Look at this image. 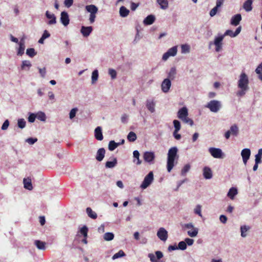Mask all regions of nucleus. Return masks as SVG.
I'll return each mask as SVG.
<instances>
[{
	"instance_id": "nucleus-1",
	"label": "nucleus",
	"mask_w": 262,
	"mask_h": 262,
	"mask_svg": "<svg viewBox=\"0 0 262 262\" xmlns=\"http://www.w3.org/2000/svg\"><path fill=\"white\" fill-rule=\"evenodd\" d=\"M249 80L248 75L245 72H242L239 75L237 81V86L240 89L236 93V95L238 97H243L246 94L249 89Z\"/></svg>"
},
{
	"instance_id": "nucleus-2",
	"label": "nucleus",
	"mask_w": 262,
	"mask_h": 262,
	"mask_svg": "<svg viewBox=\"0 0 262 262\" xmlns=\"http://www.w3.org/2000/svg\"><path fill=\"white\" fill-rule=\"evenodd\" d=\"M178 149L177 147H172L170 148L167 154V170L168 172H170L174 166V161H176V163L179 159V155H178Z\"/></svg>"
},
{
	"instance_id": "nucleus-3",
	"label": "nucleus",
	"mask_w": 262,
	"mask_h": 262,
	"mask_svg": "<svg viewBox=\"0 0 262 262\" xmlns=\"http://www.w3.org/2000/svg\"><path fill=\"white\" fill-rule=\"evenodd\" d=\"M85 10L90 13L89 20L91 24L94 23L96 17V13L98 12L97 7L94 5H87L85 7Z\"/></svg>"
},
{
	"instance_id": "nucleus-4",
	"label": "nucleus",
	"mask_w": 262,
	"mask_h": 262,
	"mask_svg": "<svg viewBox=\"0 0 262 262\" xmlns=\"http://www.w3.org/2000/svg\"><path fill=\"white\" fill-rule=\"evenodd\" d=\"M221 106V102L216 100H211L206 105V107L208 108L211 112L213 113L219 112Z\"/></svg>"
},
{
	"instance_id": "nucleus-5",
	"label": "nucleus",
	"mask_w": 262,
	"mask_h": 262,
	"mask_svg": "<svg viewBox=\"0 0 262 262\" xmlns=\"http://www.w3.org/2000/svg\"><path fill=\"white\" fill-rule=\"evenodd\" d=\"M154 180V174L152 171H150L145 177L141 185V188L142 189L146 188Z\"/></svg>"
},
{
	"instance_id": "nucleus-6",
	"label": "nucleus",
	"mask_w": 262,
	"mask_h": 262,
	"mask_svg": "<svg viewBox=\"0 0 262 262\" xmlns=\"http://www.w3.org/2000/svg\"><path fill=\"white\" fill-rule=\"evenodd\" d=\"M209 151L211 155L215 158H223L224 157V154L220 148L210 147L209 149Z\"/></svg>"
},
{
	"instance_id": "nucleus-7",
	"label": "nucleus",
	"mask_w": 262,
	"mask_h": 262,
	"mask_svg": "<svg viewBox=\"0 0 262 262\" xmlns=\"http://www.w3.org/2000/svg\"><path fill=\"white\" fill-rule=\"evenodd\" d=\"M177 47H173L165 53L162 57V59L164 60H166L170 56H174L177 54Z\"/></svg>"
},
{
	"instance_id": "nucleus-8",
	"label": "nucleus",
	"mask_w": 262,
	"mask_h": 262,
	"mask_svg": "<svg viewBox=\"0 0 262 262\" xmlns=\"http://www.w3.org/2000/svg\"><path fill=\"white\" fill-rule=\"evenodd\" d=\"M158 237L163 241L167 240L168 237L167 231L164 228H160L157 232Z\"/></svg>"
},
{
	"instance_id": "nucleus-9",
	"label": "nucleus",
	"mask_w": 262,
	"mask_h": 262,
	"mask_svg": "<svg viewBox=\"0 0 262 262\" xmlns=\"http://www.w3.org/2000/svg\"><path fill=\"white\" fill-rule=\"evenodd\" d=\"M171 81L169 78L165 79L162 84H161V89L163 92L167 93L170 89L171 86Z\"/></svg>"
},
{
	"instance_id": "nucleus-10",
	"label": "nucleus",
	"mask_w": 262,
	"mask_h": 262,
	"mask_svg": "<svg viewBox=\"0 0 262 262\" xmlns=\"http://www.w3.org/2000/svg\"><path fill=\"white\" fill-rule=\"evenodd\" d=\"M250 155L251 151L249 148H245L242 150L241 155L245 165H246L247 162L250 158Z\"/></svg>"
},
{
	"instance_id": "nucleus-11",
	"label": "nucleus",
	"mask_w": 262,
	"mask_h": 262,
	"mask_svg": "<svg viewBox=\"0 0 262 262\" xmlns=\"http://www.w3.org/2000/svg\"><path fill=\"white\" fill-rule=\"evenodd\" d=\"M224 39V36H220L216 37L214 39V44L215 46V51L219 52L222 49V41Z\"/></svg>"
},
{
	"instance_id": "nucleus-12",
	"label": "nucleus",
	"mask_w": 262,
	"mask_h": 262,
	"mask_svg": "<svg viewBox=\"0 0 262 262\" xmlns=\"http://www.w3.org/2000/svg\"><path fill=\"white\" fill-rule=\"evenodd\" d=\"M143 158L145 161L150 163L155 158V154L151 151H146L144 153Z\"/></svg>"
},
{
	"instance_id": "nucleus-13",
	"label": "nucleus",
	"mask_w": 262,
	"mask_h": 262,
	"mask_svg": "<svg viewBox=\"0 0 262 262\" xmlns=\"http://www.w3.org/2000/svg\"><path fill=\"white\" fill-rule=\"evenodd\" d=\"M60 21L64 26L69 25L70 19L67 12L63 11L61 13Z\"/></svg>"
},
{
	"instance_id": "nucleus-14",
	"label": "nucleus",
	"mask_w": 262,
	"mask_h": 262,
	"mask_svg": "<svg viewBox=\"0 0 262 262\" xmlns=\"http://www.w3.org/2000/svg\"><path fill=\"white\" fill-rule=\"evenodd\" d=\"M188 110L186 107L181 108L178 112V117L181 120L188 116Z\"/></svg>"
},
{
	"instance_id": "nucleus-15",
	"label": "nucleus",
	"mask_w": 262,
	"mask_h": 262,
	"mask_svg": "<svg viewBox=\"0 0 262 262\" xmlns=\"http://www.w3.org/2000/svg\"><path fill=\"white\" fill-rule=\"evenodd\" d=\"M93 31V28L91 26L84 27L82 26L81 28L80 32L84 37H88L90 35Z\"/></svg>"
},
{
	"instance_id": "nucleus-16",
	"label": "nucleus",
	"mask_w": 262,
	"mask_h": 262,
	"mask_svg": "<svg viewBox=\"0 0 262 262\" xmlns=\"http://www.w3.org/2000/svg\"><path fill=\"white\" fill-rule=\"evenodd\" d=\"M242 20V16L240 14H237L233 16L231 19L230 24L234 26H237Z\"/></svg>"
},
{
	"instance_id": "nucleus-17",
	"label": "nucleus",
	"mask_w": 262,
	"mask_h": 262,
	"mask_svg": "<svg viewBox=\"0 0 262 262\" xmlns=\"http://www.w3.org/2000/svg\"><path fill=\"white\" fill-rule=\"evenodd\" d=\"M156 20L155 15L150 14L148 15L143 20V24L145 25H150L152 24Z\"/></svg>"
},
{
	"instance_id": "nucleus-18",
	"label": "nucleus",
	"mask_w": 262,
	"mask_h": 262,
	"mask_svg": "<svg viewBox=\"0 0 262 262\" xmlns=\"http://www.w3.org/2000/svg\"><path fill=\"white\" fill-rule=\"evenodd\" d=\"M95 137L99 140L101 141L103 139V136L102 133V129L100 126L97 127L95 129Z\"/></svg>"
},
{
	"instance_id": "nucleus-19",
	"label": "nucleus",
	"mask_w": 262,
	"mask_h": 262,
	"mask_svg": "<svg viewBox=\"0 0 262 262\" xmlns=\"http://www.w3.org/2000/svg\"><path fill=\"white\" fill-rule=\"evenodd\" d=\"M46 16L48 19H50L48 22L49 25H53L56 23V18L54 14L50 13L49 11H47Z\"/></svg>"
},
{
	"instance_id": "nucleus-20",
	"label": "nucleus",
	"mask_w": 262,
	"mask_h": 262,
	"mask_svg": "<svg viewBox=\"0 0 262 262\" xmlns=\"http://www.w3.org/2000/svg\"><path fill=\"white\" fill-rule=\"evenodd\" d=\"M203 176L206 179H210L212 177V172L209 167H205L204 168Z\"/></svg>"
},
{
	"instance_id": "nucleus-21",
	"label": "nucleus",
	"mask_w": 262,
	"mask_h": 262,
	"mask_svg": "<svg viewBox=\"0 0 262 262\" xmlns=\"http://www.w3.org/2000/svg\"><path fill=\"white\" fill-rule=\"evenodd\" d=\"M105 150L103 148L99 149L97 152L96 159L98 161H101L104 157Z\"/></svg>"
},
{
	"instance_id": "nucleus-22",
	"label": "nucleus",
	"mask_w": 262,
	"mask_h": 262,
	"mask_svg": "<svg viewBox=\"0 0 262 262\" xmlns=\"http://www.w3.org/2000/svg\"><path fill=\"white\" fill-rule=\"evenodd\" d=\"M24 184V187L28 189L29 190H31L33 189V186L31 183V180L28 178H25L23 180Z\"/></svg>"
},
{
	"instance_id": "nucleus-23",
	"label": "nucleus",
	"mask_w": 262,
	"mask_h": 262,
	"mask_svg": "<svg viewBox=\"0 0 262 262\" xmlns=\"http://www.w3.org/2000/svg\"><path fill=\"white\" fill-rule=\"evenodd\" d=\"M252 0H247L243 5V8L247 12L250 11L252 9Z\"/></svg>"
},
{
	"instance_id": "nucleus-24",
	"label": "nucleus",
	"mask_w": 262,
	"mask_h": 262,
	"mask_svg": "<svg viewBox=\"0 0 262 262\" xmlns=\"http://www.w3.org/2000/svg\"><path fill=\"white\" fill-rule=\"evenodd\" d=\"M119 13L121 17H126L129 13V11L125 7L121 6L120 8Z\"/></svg>"
},
{
	"instance_id": "nucleus-25",
	"label": "nucleus",
	"mask_w": 262,
	"mask_h": 262,
	"mask_svg": "<svg viewBox=\"0 0 262 262\" xmlns=\"http://www.w3.org/2000/svg\"><path fill=\"white\" fill-rule=\"evenodd\" d=\"M237 194V190L236 188L232 187L231 188L227 194V196L230 198L231 199L233 200L235 196Z\"/></svg>"
},
{
	"instance_id": "nucleus-26",
	"label": "nucleus",
	"mask_w": 262,
	"mask_h": 262,
	"mask_svg": "<svg viewBox=\"0 0 262 262\" xmlns=\"http://www.w3.org/2000/svg\"><path fill=\"white\" fill-rule=\"evenodd\" d=\"M34 244L37 247V248L39 250H44L46 249V243L44 242H42L39 240H36L34 242Z\"/></svg>"
},
{
	"instance_id": "nucleus-27",
	"label": "nucleus",
	"mask_w": 262,
	"mask_h": 262,
	"mask_svg": "<svg viewBox=\"0 0 262 262\" xmlns=\"http://www.w3.org/2000/svg\"><path fill=\"white\" fill-rule=\"evenodd\" d=\"M155 104L153 100L150 101L147 100L146 101V107L147 109L151 112L154 113L155 112Z\"/></svg>"
},
{
	"instance_id": "nucleus-28",
	"label": "nucleus",
	"mask_w": 262,
	"mask_h": 262,
	"mask_svg": "<svg viewBox=\"0 0 262 262\" xmlns=\"http://www.w3.org/2000/svg\"><path fill=\"white\" fill-rule=\"evenodd\" d=\"M88 216L93 219H96L97 217V213L93 211L90 207H88L86 209Z\"/></svg>"
},
{
	"instance_id": "nucleus-29",
	"label": "nucleus",
	"mask_w": 262,
	"mask_h": 262,
	"mask_svg": "<svg viewBox=\"0 0 262 262\" xmlns=\"http://www.w3.org/2000/svg\"><path fill=\"white\" fill-rule=\"evenodd\" d=\"M32 66V64L30 61L29 60H24L22 61V64L21 65V69L23 70H26V68L28 69L27 70H29L30 67Z\"/></svg>"
},
{
	"instance_id": "nucleus-30",
	"label": "nucleus",
	"mask_w": 262,
	"mask_h": 262,
	"mask_svg": "<svg viewBox=\"0 0 262 262\" xmlns=\"http://www.w3.org/2000/svg\"><path fill=\"white\" fill-rule=\"evenodd\" d=\"M157 2L160 6L161 9H166L168 8V3L167 0H157Z\"/></svg>"
},
{
	"instance_id": "nucleus-31",
	"label": "nucleus",
	"mask_w": 262,
	"mask_h": 262,
	"mask_svg": "<svg viewBox=\"0 0 262 262\" xmlns=\"http://www.w3.org/2000/svg\"><path fill=\"white\" fill-rule=\"evenodd\" d=\"M25 48V47L24 42L23 41V40H21L20 42H19V47L17 51V55L21 56L23 54H24Z\"/></svg>"
},
{
	"instance_id": "nucleus-32",
	"label": "nucleus",
	"mask_w": 262,
	"mask_h": 262,
	"mask_svg": "<svg viewBox=\"0 0 262 262\" xmlns=\"http://www.w3.org/2000/svg\"><path fill=\"white\" fill-rule=\"evenodd\" d=\"M120 145L119 143H116L114 141H111L108 144V149L111 151L114 150Z\"/></svg>"
},
{
	"instance_id": "nucleus-33",
	"label": "nucleus",
	"mask_w": 262,
	"mask_h": 262,
	"mask_svg": "<svg viewBox=\"0 0 262 262\" xmlns=\"http://www.w3.org/2000/svg\"><path fill=\"white\" fill-rule=\"evenodd\" d=\"M117 163V161L116 158H114L113 161H107L105 163V167L106 168H111L115 167Z\"/></svg>"
},
{
	"instance_id": "nucleus-34",
	"label": "nucleus",
	"mask_w": 262,
	"mask_h": 262,
	"mask_svg": "<svg viewBox=\"0 0 262 262\" xmlns=\"http://www.w3.org/2000/svg\"><path fill=\"white\" fill-rule=\"evenodd\" d=\"M127 139L129 142H134L137 139L136 134L133 132H130L127 135Z\"/></svg>"
},
{
	"instance_id": "nucleus-35",
	"label": "nucleus",
	"mask_w": 262,
	"mask_h": 262,
	"mask_svg": "<svg viewBox=\"0 0 262 262\" xmlns=\"http://www.w3.org/2000/svg\"><path fill=\"white\" fill-rule=\"evenodd\" d=\"M230 133L233 136H236L238 133V128L236 125L234 124L230 127Z\"/></svg>"
},
{
	"instance_id": "nucleus-36",
	"label": "nucleus",
	"mask_w": 262,
	"mask_h": 262,
	"mask_svg": "<svg viewBox=\"0 0 262 262\" xmlns=\"http://www.w3.org/2000/svg\"><path fill=\"white\" fill-rule=\"evenodd\" d=\"M176 74V69L174 67H172L170 69L169 72L168 73V78L173 80Z\"/></svg>"
},
{
	"instance_id": "nucleus-37",
	"label": "nucleus",
	"mask_w": 262,
	"mask_h": 262,
	"mask_svg": "<svg viewBox=\"0 0 262 262\" xmlns=\"http://www.w3.org/2000/svg\"><path fill=\"white\" fill-rule=\"evenodd\" d=\"M104 239L106 241H110L113 239L114 235L112 232H106L104 234Z\"/></svg>"
},
{
	"instance_id": "nucleus-38",
	"label": "nucleus",
	"mask_w": 262,
	"mask_h": 262,
	"mask_svg": "<svg viewBox=\"0 0 262 262\" xmlns=\"http://www.w3.org/2000/svg\"><path fill=\"white\" fill-rule=\"evenodd\" d=\"M26 54L30 57H33L36 55L37 53L35 52L34 48H29L27 49Z\"/></svg>"
},
{
	"instance_id": "nucleus-39",
	"label": "nucleus",
	"mask_w": 262,
	"mask_h": 262,
	"mask_svg": "<svg viewBox=\"0 0 262 262\" xmlns=\"http://www.w3.org/2000/svg\"><path fill=\"white\" fill-rule=\"evenodd\" d=\"M133 156L135 158L137 159V165H140L141 164V160H140L139 157H140V153L138 150H135L133 152Z\"/></svg>"
},
{
	"instance_id": "nucleus-40",
	"label": "nucleus",
	"mask_w": 262,
	"mask_h": 262,
	"mask_svg": "<svg viewBox=\"0 0 262 262\" xmlns=\"http://www.w3.org/2000/svg\"><path fill=\"white\" fill-rule=\"evenodd\" d=\"M98 70H95L92 73V83H94L98 80Z\"/></svg>"
},
{
	"instance_id": "nucleus-41",
	"label": "nucleus",
	"mask_w": 262,
	"mask_h": 262,
	"mask_svg": "<svg viewBox=\"0 0 262 262\" xmlns=\"http://www.w3.org/2000/svg\"><path fill=\"white\" fill-rule=\"evenodd\" d=\"M36 115V118H37L38 120H39L41 121H46V116L44 113L39 112V113H37Z\"/></svg>"
},
{
	"instance_id": "nucleus-42",
	"label": "nucleus",
	"mask_w": 262,
	"mask_h": 262,
	"mask_svg": "<svg viewBox=\"0 0 262 262\" xmlns=\"http://www.w3.org/2000/svg\"><path fill=\"white\" fill-rule=\"evenodd\" d=\"M80 233L83 235L84 237L88 236V228L86 226H83L80 230Z\"/></svg>"
},
{
	"instance_id": "nucleus-43",
	"label": "nucleus",
	"mask_w": 262,
	"mask_h": 262,
	"mask_svg": "<svg viewBox=\"0 0 262 262\" xmlns=\"http://www.w3.org/2000/svg\"><path fill=\"white\" fill-rule=\"evenodd\" d=\"M198 233V229L197 228H193L192 230L188 231L187 234L190 237H195Z\"/></svg>"
},
{
	"instance_id": "nucleus-44",
	"label": "nucleus",
	"mask_w": 262,
	"mask_h": 262,
	"mask_svg": "<svg viewBox=\"0 0 262 262\" xmlns=\"http://www.w3.org/2000/svg\"><path fill=\"white\" fill-rule=\"evenodd\" d=\"M173 123L174 127V131H176V132H178L181 129L180 122L177 120H174Z\"/></svg>"
},
{
	"instance_id": "nucleus-45",
	"label": "nucleus",
	"mask_w": 262,
	"mask_h": 262,
	"mask_svg": "<svg viewBox=\"0 0 262 262\" xmlns=\"http://www.w3.org/2000/svg\"><path fill=\"white\" fill-rule=\"evenodd\" d=\"M125 254L124 252L122 250H120V251H119L118 252L116 253L113 256L112 258L113 259H115L118 258L123 257V256H125Z\"/></svg>"
},
{
	"instance_id": "nucleus-46",
	"label": "nucleus",
	"mask_w": 262,
	"mask_h": 262,
	"mask_svg": "<svg viewBox=\"0 0 262 262\" xmlns=\"http://www.w3.org/2000/svg\"><path fill=\"white\" fill-rule=\"evenodd\" d=\"M190 165L188 164H186L181 170V175L185 176L186 173L190 170Z\"/></svg>"
},
{
	"instance_id": "nucleus-47",
	"label": "nucleus",
	"mask_w": 262,
	"mask_h": 262,
	"mask_svg": "<svg viewBox=\"0 0 262 262\" xmlns=\"http://www.w3.org/2000/svg\"><path fill=\"white\" fill-rule=\"evenodd\" d=\"M190 51V47L187 44L181 46V52L182 53H188Z\"/></svg>"
},
{
	"instance_id": "nucleus-48",
	"label": "nucleus",
	"mask_w": 262,
	"mask_h": 262,
	"mask_svg": "<svg viewBox=\"0 0 262 262\" xmlns=\"http://www.w3.org/2000/svg\"><path fill=\"white\" fill-rule=\"evenodd\" d=\"M249 227H247L246 226H242L241 227V236L242 237H246V234L245 232L249 229Z\"/></svg>"
},
{
	"instance_id": "nucleus-49",
	"label": "nucleus",
	"mask_w": 262,
	"mask_h": 262,
	"mask_svg": "<svg viewBox=\"0 0 262 262\" xmlns=\"http://www.w3.org/2000/svg\"><path fill=\"white\" fill-rule=\"evenodd\" d=\"M26 121L24 119H19L18 120V126L20 128H24L26 126Z\"/></svg>"
},
{
	"instance_id": "nucleus-50",
	"label": "nucleus",
	"mask_w": 262,
	"mask_h": 262,
	"mask_svg": "<svg viewBox=\"0 0 262 262\" xmlns=\"http://www.w3.org/2000/svg\"><path fill=\"white\" fill-rule=\"evenodd\" d=\"M186 248L187 245L185 242L181 241L179 242V243L178 244V249L182 250H184L186 249Z\"/></svg>"
},
{
	"instance_id": "nucleus-51",
	"label": "nucleus",
	"mask_w": 262,
	"mask_h": 262,
	"mask_svg": "<svg viewBox=\"0 0 262 262\" xmlns=\"http://www.w3.org/2000/svg\"><path fill=\"white\" fill-rule=\"evenodd\" d=\"M261 155H262V148H260L258 150V154L256 155L255 156V161L257 162H261Z\"/></svg>"
},
{
	"instance_id": "nucleus-52",
	"label": "nucleus",
	"mask_w": 262,
	"mask_h": 262,
	"mask_svg": "<svg viewBox=\"0 0 262 262\" xmlns=\"http://www.w3.org/2000/svg\"><path fill=\"white\" fill-rule=\"evenodd\" d=\"M194 212L195 214L199 215L200 216L202 217V215L201 213V206L200 205H198L194 210Z\"/></svg>"
},
{
	"instance_id": "nucleus-53",
	"label": "nucleus",
	"mask_w": 262,
	"mask_h": 262,
	"mask_svg": "<svg viewBox=\"0 0 262 262\" xmlns=\"http://www.w3.org/2000/svg\"><path fill=\"white\" fill-rule=\"evenodd\" d=\"M227 35L230 36V37H235V35H234V32H233L231 30H226V31L224 33V34L222 36H224V37L225 36H227Z\"/></svg>"
},
{
	"instance_id": "nucleus-54",
	"label": "nucleus",
	"mask_w": 262,
	"mask_h": 262,
	"mask_svg": "<svg viewBox=\"0 0 262 262\" xmlns=\"http://www.w3.org/2000/svg\"><path fill=\"white\" fill-rule=\"evenodd\" d=\"M78 109L77 108H74L72 109L70 112L69 116L70 119H73L75 117L76 112H77Z\"/></svg>"
},
{
	"instance_id": "nucleus-55",
	"label": "nucleus",
	"mask_w": 262,
	"mask_h": 262,
	"mask_svg": "<svg viewBox=\"0 0 262 262\" xmlns=\"http://www.w3.org/2000/svg\"><path fill=\"white\" fill-rule=\"evenodd\" d=\"M108 73L110 75V76H111L112 79H115L116 78L117 73L115 70L110 69L108 70Z\"/></svg>"
},
{
	"instance_id": "nucleus-56",
	"label": "nucleus",
	"mask_w": 262,
	"mask_h": 262,
	"mask_svg": "<svg viewBox=\"0 0 262 262\" xmlns=\"http://www.w3.org/2000/svg\"><path fill=\"white\" fill-rule=\"evenodd\" d=\"M35 118H36V115L33 113H31L28 117V121L33 123L34 122Z\"/></svg>"
},
{
	"instance_id": "nucleus-57",
	"label": "nucleus",
	"mask_w": 262,
	"mask_h": 262,
	"mask_svg": "<svg viewBox=\"0 0 262 262\" xmlns=\"http://www.w3.org/2000/svg\"><path fill=\"white\" fill-rule=\"evenodd\" d=\"M182 121H183L184 122L186 123L189 124L191 126H192L193 124V121L192 119L189 118L188 116H187L186 118L183 119Z\"/></svg>"
},
{
	"instance_id": "nucleus-58",
	"label": "nucleus",
	"mask_w": 262,
	"mask_h": 262,
	"mask_svg": "<svg viewBox=\"0 0 262 262\" xmlns=\"http://www.w3.org/2000/svg\"><path fill=\"white\" fill-rule=\"evenodd\" d=\"M73 0H64V5L67 8H69L73 5Z\"/></svg>"
},
{
	"instance_id": "nucleus-59",
	"label": "nucleus",
	"mask_w": 262,
	"mask_h": 262,
	"mask_svg": "<svg viewBox=\"0 0 262 262\" xmlns=\"http://www.w3.org/2000/svg\"><path fill=\"white\" fill-rule=\"evenodd\" d=\"M9 125V121L8 120H6L2 126V130H6Z\"/></svg>"
},
{
	"instance_id": "nucleus-60",
	"label": "nucleus",
	"mask_w": 262,
	"mask_h": 262,
	"mask_svg": "<svg viewBox=\"0 0 262 262\" xmlns=\"http://www.w3.org/2000/svg\"><path fill=\"white\" fill-rule=\"evenodd\" d=\"M218 8L219 7H217V6H215L213 9H212L211 10V11H210V13H209V14L212 17L216 14Z\"/></svg>"
},
{
	"instance_id": "nucleus-61",
	"label": "nucleus",
	"mask_w": 262,
	"mask_h": 262,
	"mask_svg": "<svg viewBox=\"0 0 262 262\" xmlns=\"http://www.w3.org/2000/svg\"><path fill=\"white\" fill-rule=\"evenodd\" d=\"M37 141L36 138H29L26 140V142L30 144H33Z\"/></svg>"
},
{
	"instance_id": "nucleus-62",
	"label": "nucleus",
	"mask_w": 262,
	"mask_h": 262,
	"mask_svg": "<svg viewBox=\"0 0 262 262\" xmlns=\"http://www.w3.org/2000/svg\"><path fill=\"white\" fill-rule=\"evenodd\" d=\"M185 242L186 245L187 244L188 246H191L193 244L194 241L193 239L186 238L185 240Z\"/></svg>"
},
{
	"instance_id": "nucleus-63",
	"label": "nucleus",
	"mask_w": 262,
	"mask_h": 262,
	"mask_svg": "<svg viewBox=\"0 0 262 262\" xmlns=\"http://www.w3.org/2000/svg\"><path fill=\"white\" fill-rule=\"evenodd\" d=\"M139 4H136L134 2H132L130 4V9L132 11H135L137 8L139 6Z\"/></svg>"
},
{
	"instance_id": "nucleus-64",
	"label": "nucleus",
	"mask_w": 262,
	"mask_h": 262,
	"mask_svg": "<svg viewBox=\"0 0 262 262\" xmlns=\"http://www.w3.org/2000/svg\"><path fill=\"white\" fill-rule=\"evenodd\" d=\"M262 72V62L260 63L255 70V72L257 74H260Z\"/></svg>"
}]
</instances>
